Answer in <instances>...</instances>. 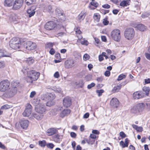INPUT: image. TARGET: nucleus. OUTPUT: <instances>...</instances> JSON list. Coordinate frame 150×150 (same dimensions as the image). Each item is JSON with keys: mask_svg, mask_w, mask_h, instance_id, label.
<instances>
[{"mask_svg": "<svg viewBox=\"0 0 150 150\" xmlns=\"http://www.w3.org/2000/svg\"><path fill=\"white\" fill-rule=\"evenodd\" d=\"M40 75V73L34 70H30L27 72V76L26 78L28 82L31 83L33 81L37 80Z\"/></svg>", "mask_w": 150, "mask_h": 150, "instance_id": "f257e3e1", "label": "nucleus"}, {"mask_svg": "<svg viewBox=\"0 0 150 150\" xmlns=\"http://www.w3.org/2000/svg\"><path fill=\"white\" fill-rule=\"evenodd\" d=\"M9 45L12 48L16 50L20 47L21 42L20 39L17 38H13L9 42Z\"/></svg>", "mask_w": 150, "mask_h": 150, "instance_id": "f03ea898", "label": "nucleus"}, {"mask_svg": "<svg viewBox=\"0 0 150 150\" xmlns=\"http://www.w3.org/2000/svg\"><path fill=\"white\" fill-rule=\"evenodd\" d=\"M111 36L113 40L116 42H119L121 39V33L118 29L113 30L110 33Z\"/></svg>", "mask_w": 150, "mask_h": 150, "instance_id": "7ed1b4c3", "label": "nucleus"}, {"mask_svg": "<svg viewBox=\"0 0 150 150\" xmlns=\"http://www.w3.org/2000/svg\"><path fill=\"white\" fill-rule=\"evenodd\" d=\"M10 83L8 80H4L0 82V91H6L10 87Z\"/></svg>", "mask_w": 150, "mask_h": 150, "instance_id": "20e7f679", "label": "nucleus"}, {"mask_svg": "<svg viewBox=\"0 0 150 150\" xmlns=\"http://www.w3.org/2000/svg\"><path fill=\"white\" fill-rule=\"evenodd\" d=\"M124 35L127 39H132L134 35V29L132 28H128L125 31Z\"/></svg>", "mask_w": 150, "mask_h": 150, "instance_id": "39448f33", "label": "nucleus"}, {"mask_svg": "<svg viewBox=\"0 0 150 150\" xmlns=\"http://www.w3.org/2000/svg\"><path fill=\"white\" fill-rule=\"evenodd\" d=\"M23 47L25 48L28 50H33L36 48L37 45L35 43L28 41L23 43Z\"/></svg>", "mask_w": 150, "mask_h": 150, "instance_id": "423d86ee", "label": "nucleus"}, {"mask_svg": "<svg viewBox=\"0 0 150 150\" xmlns=\"http://www.w3.org/2000/svg\"><path fill=\"white\" fill-rule=\"evenodd\" d=\"M55 95L54 93H50L42 95L41 99L43 101H52L55 98Z\"/></svg>", "mask_w": 150, "mask_h": 150, "instance_id": "0eeeda50", "label": "nucleus"}, {"mask_svg": "<svg viewBox=\"0 0 150 150\" xmlns=\"http://www.w3.org/2000/svg\"><path fill=\"white\" fill-rule=\"evenodd\" d=\"M35 111L38 113L43 114L46 110L44 104L42 103L35 107Z\"/></svg>", "mask_w": 150, "mask_h": 150, "instance_id": "6e6552de", "label": "nucleus"}, {"mask_svg": "<svg viewBox=\"0 0 150 150\" xmlns=\"http://www.w3.org/2000/svg\"><path fill=\"white\" fill-rule=\"evenodd\" d=\"M17 88H13L9 87L5 93V95L9 98L13 97L17 92Z\"/></svg>", "mask_w": 150, "mask_h": 150, "instance_id": "1a4fd4ad", "label": "nucleus"}, {"mask_svg": "<svg viewBox=\"0 0 150 150\" xmlns=\"http://www.w3.org/2000/svg\"><path fill=\"white\" fill-rule=\"evenodd\" d=\"M57 24L53 21L47 22L45 25V28L47 30H52L56 26Z\"/></svg>", "mask_w": 150, "mask_h": 150, "instance_id": "9d476101", "label": "nucleus"}, {"mask_svg": "<svg viewBox=\"0 0 150 150\" xmlns=\"http://www.w3.org/2000/svg\"><path fill=\"white\" fill-rule=\"evenodd\" d=\"M32 112V106L29 104H28L26 106L24 111L23 113L24 116H29Z\"/></svg>", "mask_w": 150, "mask_h": 150, "instance_id": "9b49d317", "label": "nucleus"}, {"mask_svg": "<svg viewBox=\"0 0 150 150\" xmlns=\"http://www.w3.org/2000/svg\"><path fill=\"white\" fill-rule=\"evenodd\" d=\"M56 14L62 21H64L65 19L63 11L61 9L57 8L55 10Z\"/></svg>", "mask_w": 150, "mask_h": 150, "instance_id": "f8f14e48", "label": "nucleus"}, {"mask_svg": "<svg viewBox=\"0 0 150 150\" xmlns=\"http://www.w3.org/2000/svg\"><path fill=\"white\" fill-rule=\"evenodd\" d=\"M64 65L65 68L67 69L71 68L74 66L75 62L73 60L69 59L65 62Z\"/></svg>", "mask_w": 150, "mask_h": 150, "instance_id": "ddd939ff", "label": "nucleus"}, {"mask_svg": "<svg viewBox=\"0 0 150 150\" xmlns=\"http://www.w3.org/2000/svg\"><path fill=\"white\" fill-rule=\"evenodd\" d=\"M23 2V0H16L13 4V9L17 10L20 8L22 6Z\"/></svg>", "mask_w": 150, "mask_h": 150, "instance_id": "4468645a", "label": "nucleus"}, {"mask_svg": "<svg viewBox=\"0 0 150 150\" xmlns=\"http://www.w3.org/2000/svg\"><path fill=\"white\" fill-rule=\"evenodd\" d=\"M20 124L22 128L26 129L28 126L29 122L28 120L23 119L20 120Z\"/></svg>", "mask_w": 150, "mask_h": 150, "instance_id": "2eb2a0df", "label": "nucleus"}, {"mask_svg": "<svg viewBox=\"0 0 150 150\" xmlns=\"http://www.w3.org/2000/svg\"><path fill=\"white\" fill-rule=\"evenodd\" d=\"M119 102L116 98H113L110 101V105L113 108H117L119 105Z\"/></svg>", "mask_w": 150, "mask_h": 150, "instance_id": "dca6fc26", "label": "nucleus"}, {"mask_svg": "<svg viewBox=\"0 0 150 150\" xmlns=\"http://www.w3.org/2000/svg\"><path fill=\"white\" fill-rule=\"evenodd\" d=\"M71 99L68 97H65L63 100V105L65 107H69L71 105Z\"/></svg>", "mask_w": 150, "mask_h": 150, "instance_id": "f3484780", "label": "nucleus"}, {"mask_svg": "<svg viewBox=\"0 0 150 150\" xmlns=\"http://www.w3.org/2000/svg\"><path fill=\"white\" fill-rule=\"evenodd\" d=\"M57 130L54 128H50L48 129L46 131V133L47 135L51 136L55 134Z\"/></svg>", "mask_w": 150, "mask_h": 150, "instance_id": "a211bd4d", "label": "nucleus"}, {"mask_svg": "<svg viewBox=\"0 0 150 150\" xmlns=\"http://www.w3.org/2000/svg\"><path fill=\"white\" fill-rule=\"evenodd\" d=\"M62 136L58 134L54 135L52 137L53 140L56 143H60L62 141Z\"/></svg>", "mask_w": 150, "mask_h": 150, "instance_id": "6ab92c4d", "label": "nucleus"}, {"mask_svg": "<svg viewBox=\"0 0 150 150\" xmlns=\"http://www.w3.org/2000/svg\"><path fill=\"white\" fill-rule=\"evenodd\" d=\"M43 10L44 12H47L50 13H52L53 11L52 7L50 5L46 6L44 7Z\"/></svg>", "mask_w": 150, "mask_h": 150, "instance_id": "aec40b11", "label": "nucleus"}, {"mask_svg": "<svg viewBox=\"0 0 150 150\" xmlns=\"http://www.w3.org/2000/svg\"><path fill=\"white\" fill-rule=\"evenodd\" d=\"M89 5V8L91 9L94 10L98 7V4L96 1H91Z\"/></svg>", "mask_w": 150, "mask_h": 150, "instance_id": "412c9836", "label": "nucleus"}, {"mask_svg": "<svg viewBox=\"0 0 150 150\" xmlns=\"http://www.w3.org/2000/svg\"><path fill=\"white\" fill-rule=\"evenodd\" d=\"M139 112L142 111L144 109L145 105L143 103H139L136 105Z\"/></svg>", "mask_w": 150, "mask_h": 150, "instance_id": "4be33fe9", "label": "nucleus"}, {"mask_svg": "<svg viewBox=\"0 0 150 150\" xmlns=\"http://www.w3.org/2000/svg\"><path fill=\"white\" fill-rule=\"evenodd\" d=\"M70 112V110L66 109H64L62 111L60 114V116L62 117H64L67 115Z\"/></svg>", "mask_w": 150, "mask_h": 150, "instance_id": "5701e85b", "label": "nucleus"}, {"mask_svg": "<svg viewBox=\"0 0 150 150\" xmlns=\"http://www.w3.org/2000/svg\"><path fill=\"white\" fill-rule=\"evenodd\" d=\"M142 93L141 92H136L133 94V96L134 99H139L142 97Z\"/></svg>", "mask_w": 150, "mask_h": 150, "instance_id": "b1692460", "label": "nucleus"}, {"mask_svg": "<svg viewBox=\"0 0 150 150\" xmlns=\"http://www.w3.org/2000/svg\"><path fill=\"white\" fill-rule=\"evenodd\" d=\"M135 27L137 29L141 31H144L146 28V27L142 24L136 25V26Z\"/></svg>", "mask_w": 150, "mask_h": 150, "instance_id": "393cba45", "label": "nucleus"}, {"mask_svg": "<svg viewBox=\"0 0 150 150\" xmlns=\"http://www.w3.org/2000/svg\"><path fill=\"white\" fill-rule=\"evenodd\" d=\"M85 16L86 12L85 11H82L78 15V19L80 21H81L84 19Z\"/></svg>", "mask_w": 150, "mask_h": 150, "instance_id": "a878e982", "label": "nucleus"}, {"mask_svg": "<svg viewBox=\"0 0 150 150\" xmlns=\"http://www.w3.org/2000/svg\"><path fill=\"white\" fill-rule=\"evenodd\" d=\"M13 0H5L4 2V5L5 6L10 7L13 4Z\"/></svg>", "mask_w": 150, "mask_h": 150, "instance_id": "bb28decb", "label": "nucleus"}, {"mask_svg": "<svg viewBox=\"0 0 150 150\" xmlns=\"http://www.w3.org/2000/svg\"><path fill=\"white\" fill-rule=\"evenodd\" d=\"M122 86L121 84H120L115 86L112 89V93H115L118 92L121 89Z\"/></svg>", "mask_w": 150, "mask_h": 150, "instance_id": "cd10ccee", "label": "nucleus"}, {"mask_svg": "<svg viewBox=\"0 0 150 150\" xmlns=\"http://www.w3.org/2000/svg\"><path fill=\"white\" fill-rule=\"evenodd\" d=\"M27 12L29 17H31L34 15L35 11L34 9L30 8L28 10Z\"/></svg>", "mask_w": 150, "mask_h": 150, "instance_id": "c85d7f7f", "label": "nucleus"}, {"mask_svg": "<svg viewBox=\"0 0 150 150\" xmlns=\"http://www.w3.org/2000/svg\"><path fill=\"white\" fill-rule=\"evenodd\" d=\"M130 1L123 0L121 1L120 4V5L123 7L129 6L130 4H129Z\"/></svg>", "mask_w": 150, "mask_h": 150, "instance_id": "c756f323", "label": "nucleus"}, {"mask_svg": "<svg viewBox=\"0 0 150 150\" xmlns=\"http://www.w3.org/2000/svg\"><path fill=\"white\" fill-rule=\"evenodd\" d=\"M52 89L56 93H61L62 92V90L61 88L58 86L53 87L52 88Z\"/></svg>", "mask_w": 150, "mask_h": 150, "instance_id": "7c9ffc66", "label": "nucleus"}, {"mask_svg": "<svg viewBox=\"0 0 150 150\" xmlns=\"http://www.w3.org/2000/svg\"><path fill=\"white\" fill-rule=\"evenodd\" d=\"M19 82L18 81L14 80L11 83V87L13 88H17V87L18 86Z\"/></svg>", "mask_w": 150, "mask_h": 150, "instance_id": "2f4dec72", "label": "nucleus"}, {"mask_svg": "<svg viewBox=\"0 0 150 150\" xmlns=\"http://www.w3.org/2000/svg\"><path fill=\"white\" fill-rule=\"evenodd\" d=\"M33 116L36 119L38 120H40L43 117V115L42 114L39 113H35L33 114Z\"/></svg>", "mask_w": 150, "mask_h": 150, "instance_id": "473e14b6", "label": "nucleus"}, {"mask_svg": "<svg viewBox=\"0 0 150 150\" xmlns=\"http://www.w3.org/2000/svg\"><path fill=\"white\" fill-rule=\"evenodd\" d=\"M43 100H40L38 98L35 99L33 100V103L36 106L37 105H38L42 103H43Z\"/></svg>", "mask_w": 150, "mask_h": 150, "instance_id": "72a5a7b5", "label": "nucleus"}, {"mask_svg": "<svg viewBox=\"0 0 150 150\" xmlns=\"http://www.w3.org/2000/svg\"><path fill=\"white\" fill-rule=\"evenodd\" d=\"M131 112L132 113L134 114H137L139 112L137 108L135 105L134 106L131 110Z\"/></svg>", "mask_w": 150, "mask_h": 150, "instance_id": "f704fd0d", "label": "nucleus"}, {"mask_svg": "<svg viewBox=\"0 0 150 150\" xmlns=\"http://www.w3.org/2000/svg\"><path fill=\"white\" fill-rule=\"evenodd\" d=\"M0 52L3 53L0 56L1 57H10L11 55V54L10 53H7L6 51H2V50H0Z\"/></svg>", "mask_w": 150, "mask_h": 150, "instance_id": "c9c22d12", "label": "nucleus"}, {"mask_svg": "<svg viewBox=\"0 0 150 150\" xmlns=\"http://www.w3.org/2000/svg\"><path fill=\"white\" fill-rule=\"evenodd\" d=\"M100 18V16L98 13H95L93 16V18L95 21L97 22H98Z\"/></svg>", "mask_w": 150, "mask_h": 150, "instance_id": "e433bc0d", "label": "nucleus"}, {"mask_svg": "<svg viewBox=\"0 0 150 150\" xmlns=\"http://www.w3.org/2000/svg\"><path fill=\"white\" fill-rule=\"evenodd\" d=\"M39 145L42 147H45L46 144V142L45 140H43L42 141H39Z\"/></svg>", "mask_w": 150, "mask_h": 150, "instance_id": "4c0bfd02", "label": "nucleus"}, {"mask_svg": "<svg viewBox=\"0 0 150 150\" xmlns=\"http://www.w3.org/2000/svg\"><path fill=\"white\" fill-rule=\"evenodd\" d=\"M10 18L11 19V21L15 23L16 22L18 19L17 16L15 15L12 16Z\"/></svg>", "mask_w": 150, "mask_h": 150, "instance_id": "58836bf2", "label": "nucleus"}, {"mask_svg": "<svg viewBox=\"0 0 150 150\" xmlns=\"http://www.w3.org/2000/svg\"><path fill=\"white\" fill-rule=\"evenodd\" d=\"M126 77V76L125 75L122 74H121L118 76L117 80L119 81L122 80L123 79L125 78Z\"/></svg>", "mask_w": 150, "mask_h": 150, "instance_id": "ea45409f", "label": "nucleus"}, {"mask_svg": "<svg viewBox=\"0 0 150 150\" xmlns=\"http://www.w3.org/2000/svg\"><path fill=\"white\" fill-rule=\"evenodd\" d=\"M36 0H25V2L28 5H30L34 3Z\"/></svg>", "mask_w": 150, "mask_h": 150, "instance_id": "a19ab883", "label": "nucleus"}, {"mask_svg": "<svg viewBox=\"0 0 150 150\" xmlns=\"http://www.w3.org/2000/svg\"><path fill=\"white\" fill-rule=\"evenodd\" d=\"M104 92L103 89L97 90L96 91V92L98 94V95L99 96H101L102 93Z\"/></svg>", "mask_w": 150, "mask_h": 150, "instance_id": "79ce46f5", "label": "nucleus"}, {"mask_svg": "<svg viewBox=\"0 0 150 150\" xmlns=\"http://www.w3.org/2000/svg\"><path fill=\"white\" fill-rule=\"evenodd\" d=\"M53 45V43L52 42L48 43L45 45V47L47 48H51Z\"/></svg>", "mask_w": 150, "mask_h": 150, "instance_id": "37998d69", "label": "nucleus"}, {"mask_svg": "<svg viewBox=\"0 0 150 150\" xmlns=\"http://www.w3.org/2000/svg\"><path fill=\"white\" fill-rule=\"evenodd\" d=\"M120 145L122 146V148L127 147L128 146L127 144H126L123 141H122L120 142Z\"/></svg>", "mask_w": 150, "mask_h": 150, "instance_id": "c03bdc74", "label": "nucleus"}, {"mask_svg": "<svg viewBox=\"0 0 150 150\" xmlns=\"http://www.w3.org/2000/svg\"><path fill=\"white\" fill-rule=\"evenodd\" d=\"M143 90L146 92V95L148 96L149 92V88L146 87H144L143 88Z\"/></svg>", "mask_w": 150, "mask_h": 150, "instance_id": "a18cd8bd", "label": "nucleus"}, {"mask_svg": "<svg viewBox=\"0 0 150 150\" xmlns=\"http://www.w3.org/2000/svg\"><path fill=\"white\" fill-rule=\"evenodd\" d=\"M10 108V107L9 105L6 104L2 106L1 107V109H8Z\"/></svg>", "mask_w": 150, "mask_h": 150, "instance_id": "49530a36", "label": "nucleus"}, {"mask_svg": "<svg viewBox=\"0 0 150 150\" xmlns=\"http://www.w3.org/2000/svg\"><path fill=\"white\" fill-rule=\"evenodd\" d=\"M81 43L82 45H87L88 44V42L87 40L83 39L81 41Z\"/></svg>", "mask_w": 150, "mask_h": 150, "instance_id": "de8ad7c7", "label": "nucleus"}, {"mask_svg": "<svg viewBox=\"0 0 150 150\" xmlns=\"http://www.w3.org/2000/svg\"><path fill=\"white\" fill-rule=\"evenodd\" d=\"M54 145L52 143H48L47 144V146L48 148H50L51 149H52L54 147Z\"/></svg>", "mask_w": 150, "mask_h": 150, "instance_id": "09e8293b", "label": "nucleus"}, {"mask_svg": "<svg viewBox=\"0 0 150 150\" xmlns=\"http://www.w3.org/2000/svg\"><path fill=\"white\" fill-rule=\"evenodd\" d=\"M54 104V103L52 101H49L48 100V102L46 103V105L48 106H51Z\"/></svg>", "mask_w": 150, "mask_h": 150, "instance_id": "8fccbe9b", "label": "nucleus"}, {"mask_svg": "<svg viewBox=\"0 0 150 150\" xmlns=\"http://www.w3.org/2000/svg\"><path fill=\"white\" fill-rule=\"evenodd\" d=\"M90 56H89L87 54H85L83 57V59L84 60H88L89 59Z\"/></svg>", "mask_w": 150, "mask_h": 150, "instance_id": "3c124183", "label": "nucleus"}, {"mask_svg": "<svg viewBox=\"0 0 150 150\" xmlns=\"http://www.w3.org/2000/svg\"><path fill=\"white\" fill-rule=\"evenodd\" d=\"M95 86V84L94 83H92L90 84H88L87 86V88L88 89H90L92 87Z\"/></svg>", "mask_w": 150, "mask_h": 150, "instance_id": "603ef678", "label": "nucleus"}, {"mask_svg": "<svg viewBox=\"0 0 150 150\" xmlns=\"http://www.w3.org/2000/svg\"><path fill=\"white\" fill-rule=\"evenodd\" d=\"M120 136L122 138H124L126 137V135L123 132H121L120 133Z\"/></svg>", "mask_w": 150, "mask_h": 150, "instance_id": "864d4df0", "label": "nucleus"}, {"mask_svg": "<svg viewBox=\"0 0 150 150\" xmlns=\"http://www.w3.org/2000/svg\"><path fill=\"white\" fill-rule=\"evenodd\" d=\"M54 76L56 78H58L59 77V75L58 71H57L55 73L54 75Z\"/></svg>", "mask_w": 150, "mask_h": 150, "instance_id": "5fc2aeb1", "label": "nucleus"}, {"mask_svg": "<svg viewBox=\"0 0 150 150\" xmlns=\"http://www.w3.org/2000/svg\"><path fill=\"white\" fill-rule=\"evenodd\" d=\"M27 61L29 62L30 64H32L34 62V59H33L32 58L30 57L28 59Z\"/></svg>", "mask_w": 150, "mask_h": 150, "instance_id": "6e6d98bb", "label": "nucleus"}, {"mask_svg": "<svg viewBox=\"0 0 150 150\" xmlns=\"http://www.w3.org/2000/svg\"><path fill=\"white\" fill-rule=\"evenodd\" d=\"M102 7L104 8L108 9L110 8V6L108 4H106L103 5Z\"/></svg>", "mask_w": 150, "mask_h": 150, "instance_id": "4d7b16f0", "label": "nucleus"}, {"mask_svg": "<svg viewBox=\"0 0 150 150\" xmlns=\"http://www.w3.org/2000/svg\"><path fill=\"white\" fill-rule=\"evenodd\" d=\"M110 74V72L109 71H106L104 73V75L107 77L109 76Z\"/></svg>", "mask_w": 150, "mask_h": 150, "instance_id": "13d9d810", "label": "nucleus"}, {"mask_svg": "<svg viewBox=\"0 0 150 150\" xmlns=\"http://www.w3.org/2000/svg\"><path fill=\"white\" fill-rule=\"evenodd\" d=\"M75 30L76 34L80 35L81 33V31L80 30V29L79 28H76V29H75Z\"/></svg>", "mask_w": 150, "mask_h": 150, "instance_id": "bf43d9fd", "label": "nucleus"}, {"mask_svg": "<svg viewBox=\"0 0 150 150\" xmlns=\"http://www.w3.org/2000/svg\"><path fill=\"white\" fill-rule=\"evenodd\" d=\"M109 21L106 18L104 19L103 21V23L105 25H107L108 24Z\"/></svg>", "mask_w": 150, "mask_h": 150, "instance_id": "052dcab7", "label": "nucleus"}, {"mask_svg": "<svg viewBox=\"0 0 150 150\" xmlns=\"http://www.w3.org/2000/svg\"><path fill=\"white\" fill-rule=\"evenodd\" d=\"M70 135L72 138H75L76 136V134L75 132H72L70 133Z\"/></svg>", "mask_w": 150, "mask_h": 150, "instance_id": "680f3d73", "label": "nucleus"}, {"mask_svg": "<svg viewBox=\"0 0 150 150\" xmlns=\"http://www.w3.org/2000/svg\"><path fill=\"white\" fill-rule=\"evenodd\" d=\"M55 53V50L52 48H51V49L50 50V54L51 55H53L54 54V53Z\"/></svg>", "mask_w": 150, "mask_h": 150, "instance_id": "e2e57ef3", "label": "nucleus"}, {"mask_svg": "<svg viewBox=\"0 0 150 150\" xmlns=\"http://www.w3.org/2000/svg\"><path fill=\"white\" fill-rule=\"evenodd\" d=\"M35 94H36V92L35 91H32L30 93V97L31 98H33V97H34V96L35 95Z\"/></svg>", "mask_w": 150, "mask_h": 150, "instance_id": "0e129e2a", "label": "nucleus"}, {"mask_svg": "<svg viewBox=\"0 0 150 150\" xmlns=\"http://www.w3.org/2000/svg\"><path fill=\"white\" fill-rule=\"evenodd\" d=\"M145 56L147 59L150 60V53L149 54L147 53H145Z\"/></svg>", "mask_w": 150, "mask_h": 150, "instance_id": "69168bd1", "label": "nucleus"}, {"mask_svg": "<svg viewBox=\"0 0 150 150\" xmlns=\"http://www.w3.org/2000/svg\"><path fill=\"white\" fill-rule=\"evenodd\" d=\"M5 66V64L4 62H0V68H2L4 67Z\"/></svg>", "mask_w": 150, "mask_h": 150, "instance_id": "338daca9", "label": "nucleus"}, {"mask_svg": "<svg viewBox=\"0 0 150 150\" xmlns=\"http://www.w3.org/2000/svg\"><path fill=\"white\" fill-rule=\"evenodd\" d=\"M92 133L96 134H99V132L97 130H93L92 131Z\"/></svg>", "mask_w": 150, "mask_h": 150, "instance_id": "774afa93", "label": "nucleus"}]
</instances>
